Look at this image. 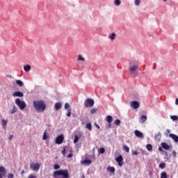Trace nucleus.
Wrapping results in <instances>:
<instances>
[{
  "mask_svg": "<svg viewBox=\"0 0 178 178\" xmlns=\"http://www.w3.org/2000/svg\"><path fill=\"white\" fill-rule=\"evenodd\" d=\"M54 169L56 170L53 173L54 178H69V170H58L60 169V165L55 164Z\"/></svg>",
  "mask_w": 178,
  "mask_h": 178,
  "instance_id": "1",
  "label": "nucleus"
},
{
  "mask_svg": "<svg viewBox=\"0 0 178 178\" xmlns=\"http://www.w3.org/2000/svg\"><path fill=\"white\" fill-rule=\"evenodd\" d=\"M33 106L37 112H44L47 109V104L43 100L33 101Z\"/></svg>",
  "mask_w": 178,
  "mask_h": 178,
  "instance_id": "2",
  "label": "nucleus"
},
{
  "mask_svg": "<svg viewBox=\"0 0 178 178\" xmlns=\"http://www.w3.org/2000/svg\"><path fill=\"white\" fill-rule=\"evenodd\" d=\"M129 70L131 76L132 77H137V75L138 74V72L137 70H138V63H133V61L129 62Z\"/></svg>",
  "mask_w": 178,
  "mask_h": 178,
  "instance_id": "3",
  "label": "nucleus"
},
{
  "mask_svg": "<svg viewBox=\"0 0 178 178\" xmlns=\"http://www.w3.org/2000/svg\"><path fill=\"white\" fill-rule=\"evenodd\" d=\"M15 104L19 106L21 111H23V109L26 108V103L24 101L20 100V99H16Z\"/></svg>",
  "mask_w": 178,
  "mask_h": 178,
  "instance_id": "4",
  "label": "nucleus"
},
{
  "mask_svg": "<svg viewBox=\"0 0 178 178\" xmlns=\"http://www.w3.org/2000/svg\"><path fill=\"white\" fill-rule=\"evenodd\" d=\"M94 100L92 99H87L84 102V106L86 108H92L94 106Z\"/></svg>",
  "mask_w": 178,
  "mask_h": 178,
  "instance_id": "5",
  "label": "nucleus"
},
{
  "mask_svg": "<svg viewBox=\"0 0 178 178\" xmlns=\"http://www.w3.org/2000/svg\"><path fill=\"white\" fill-rule=\"evenodd\" d=\"M40 166H41V165L38 163H31L30 168L33 170V172H38V170H40Z\"/></svg>",
  "mask_w": 178,
  "mask_h": 178,
  "instance_id": "6",
  "label": "nucleus"
},
{
  "mask_svg": "<svg viewBox=\"0 0 178 178\" xmlns=\"http://www.w3.org/2000/svg\"><path fill=\"white\" fill-rule=\"evenodd\" d=\"M131 108H133L134 109H138L140 108V103L137 101H133L131 102Z\"/></svg>",
  "mask_w": 178,
  "mask_h": 178,
  "instance_id": "7",
  "label": "nucleus"
},
{
  "mask_svg": "<svg viewBox=\"0 0 178 178\" xmlns=\"http://www.w3.org/2000/svg\"><path fill=\"white\" fill-rule=\"evenodd\" d=\"M63 140H65V137L63 136V135H60L57 136V138H56V144H62V143H63Z\"/></svg>",
  "mask_w": 178,
  "mask_h": 178,
  "instance_id": "8",
  "label": "nucleus"
},
{
  "mask_svg": "<svg viewBox=\"0 0 178 178\" xmlns=\"http://www.w3.org/2000/svg\"><path fill=\"white\" fill-rule=\"evenodd\" d=\"M6 175V168L3 166H0V178H3Z\"/></svg>",
  "mask_w": 178,
  "mask_h": 178,
  "instance_id": "9",
  "label": "nucleus"
},
{
  "mask_svg": "<svg viewBox=\"0 0 178 178\" xmlns=\"http://www.w3.org/2000/svg\"><path fill=\"white\" fill-rule=\"evenodd\" d=\"M116 162H118L120 166H123V156L120 155L115 159Z\"/></svg>",
  "mask_w": 178,
  "mask_h": 178,
  "instance_id": "10",
  "label": "nucleus"
},
{
  "mask_svg": "<svg viewBox=\"0 0 178 178\" xmlns=\"http://www.w3.org/2000/svg\"><path fill=\"white\" fill-rule=\"evenodd\" d=\"M134 134L136 137H138V138H144V134L141 131L136 130Z\"/></svg>",
  "mask_w": 178,
  "mask_h": 178,
  "instance_id": "11",
  "label": "nucleus"
},
{
  "mask_svg": "<svg viewBox=\"0 0 178 178\" xmlns=\"http://www.w3.org/2000/svg\"><path fill=\"white\" fill-rule=\"evenodd\" d=\"M91 163H92L91 160H90L88 159H85L82 161V165H84L85 166H90V165H91Z\"/></svg>",
  "mask_w": 178,
  "mask_h": 178,
  "instance_id": "12",
  "label": "nucleus"
},
{
  "mask_svg": "<svg viewBox=\"0 0 178 178\" xmlns=\"http://www.w3.org/2000/svg\"><path fill=\"white\" fill-rule=\"evenodd\" d=\"M13 97H24V94H23V92H22L17 91V92H15L13 94Z\"/></svg>",
  "mask_w": 178,
  "mask_h": 178,
  "instance_id": "13",
  "label": "nucleus"
},
{
  "mask_svg": "<svg viewBox=\"0 0 178 178\" xmlns=\"http://www.w3.org/2000/svg\"><path fill=\"white\" fill-rule=\"evenodd\" d=\"M169 136L174 140L175 143H178V136L174 134H170Z\"/></svg>",
  "mask_w": 178,
  "mask_h": 178,
  "instance_id": "14",
  "label": "nucleus"
},
{
  "mask_svg": "<svg viewBox=\"0 0 178 178\" xmlns=\"http://www.w3.org/2000/svg\"><path fill=\"white\" fill-rule=\"evenodd\" d=\"M54 108L56 111H59L62 108V103L60 102H57L54 105Z\"/></svg>",
  "mask_w": 178,
  "mask_h": 178,
  "instance_id": "15",
  "label": "nucleus"
},
{
  "mask_svg": "<svg viewBox=\"0 0 178 178\" xmlns=\"http://www.w3.org/2000/svg\"><path fill=\"white\" fill-rule=\"evenodd\" d=\"M161 147L163 148V149H169V148H170V146H169V145H168L166 143H162Z\"/></svg>",
  "mask_w": 178,
  "mask_h": 178,
  "instance_id": "16",
  "label": "nucleus"
},
{
  "mask_svg": "<svg viewBox=\"0 0 178 178\" xmlns=\"http://www.w3.org/2000/svg\"><path fill=\"white\" fill-rule=\"evenodd\" d=\"M140 123H145L147 121V115H141L140 118Z\"/></svg>",
  "mask_w": 178,
  "mask_h": 178,
  "instance_id": "17",
  "label": "nucleus"
},
{
  "mask_svg": "<svg viewBox=\"0 0 178 178\" xmlns=\"http://www.w3.org/2000/svg\"><path fill=\"white\" fill-rule=\"evenodd\" d=\"M106 120V122H108V123H112L113 122V118L112 117V115H108Z\"/></svg>",
  "mask_w": 178,
  "mask_h": 178,
  "instance_id": "18",
  "label": "nucleus"
},
{
  "mask_svg": "<svg viewBox=\"0 0 178 178\" xmlns=\"http://www.w3.org/2000/svg\"><path fill=\"white\" fill-rule=\"evenodd\" d=\"M24 70L25 72H30V70H31V65H25L24 67Z\"/></svg>",
  "mask_w": 178,
  "mask_h": 178,
  "instance_id": "19",
  "label": "nucleus"
},
{
  "mask_svg": "<svg viewBox=\"0 0 178 178\" xmlns=\"http://www.w3.org/2000/svg\"><path fill=\"white\" fill-rule=\"evenodd\" d=\"M16 83L19 87H23L24 86V83L21 80H17Z\"/></svg>",
  "mask_w": 178,
  "mask_h": 178,
  "instance_id": "20",
  "label": "nucleus"
},
{
  "mask_svg": "<svg viewBox=\"0 0 178 178\" xmlns=\"http://www.w3.org/2000/svg\"><path fill=\"white\" fill-rule=\"evenodd\" d=\"M108 38L110 40H115V38H116V33H112L111 35H109Z\"/></svg>",
  "mask_w": 178,
  "mask_h": 178,
  "instance_id": "21",
  "label": "nucleus"
},
{
  "mask_svg": "<svg viewBox=\"0 0 178 178\" xmlns=\"http://www.w3.org/2000/svg\"><path fill=\"white\" fill-rule=\"evenodd\" d=\"M123 149L125 151V152H130V148H129V147H127L126 145H123Z\"/></svg>",
  "mask_w": 178,
  "mask_h": 178,
  "instance_id": "22",
  "label": "nucleus"
},
{
  "mask_svg": "<svg viewBox=\"0 0 178 178\" xmlns=\"http://www.w3.org/2000/svg\"><path fill=\"white\" fill-rule=\"evenodd\" d=\"M86 129H88V130L90 131H91V130H92V125H91V123H88L86 126Z\"/></svg>",
  "mask_w": 178,
  "mask_h": 178,
  "instance_id": "23",
  "label": "nucleus"
},
{
  "mask_svg": "<svg viewBox=\"0 0 178 178\" xmlns=\"http://www.w3.org/2000/svg\"><path fill=\"white\" fill-rule=\"evenodd\" d=\"M16 112H17V108H16V106H13V108L10 111V113L13 114V113H16Z\"/></svg>",
  "mask_w": 178,
  "mask_h": 178,
  "instance_id": "24",
  "label": "nucleus"
},
{
  "mask_svg": "<svg viewBox=\"0 0 178 178\" xmlns=\"http://www.w3.org/2000/svg\"><path fill=\"white\" fill-rule=\"evenodd\" d=\"M146 148L148 151H152V145L151 144H147L146 146Z\"/></svg>",
  "mask_w": 178,
  "mask_h": 178,
  "instance_id": "25",
  "label": "nucleus"
},
{
  "mask_svg": "<svg viewBox=\"0 0 178 178\" xmlns=\"http://www.w3.org/2000/svg\"><path fill=\"white\" fill-rule=\"evenodd\" d=\"M159 168L161 169H165V168H166V164L165 163H161L159 164Z\"/></svg>",
  "mask_w": 178,
  "mask_h": 178,
  "instance_id": "26",
  "label": "nucleus"
},
{
  "mask_svg": "<svg viewBox=\"0 0 178 178\" xmlns=\"http://www.w3.org/2000/svg\"><path fill=\"white\" fill-rule=\"evenodd\" d=\"M120 123H121V121L119 119L115 120L114 122V124H116L117 126H120Z\"/></svg>",
  "mask_w": 178,
  "mask_h": 178,
  "instance_id": "27",
  "label": "nucleus"
},
{
  "mask_svg": "<svg viewBox=\"0 0 178 178\" xmlns=\"http://www.w3.org/2000/svg\"><path fill=\"white\" fill-rule=\"evenodd\" d=\"M161 178H168V174L165 172L161 174Z\"/></svg>",
  "mask_w": 178,
  "mask_h": 178,
  "instance_id": "28",
  "label": "nucleus"
},
{
  "mask_svg": "<svg viewBox=\"0 0 178 178\" xmlns=\"http://www.w3.org/2000/svg\"><path fill=\"white\" fill-rule=\"evenodd\" d=\"M108 170H109V172H111V173H113L115 172V167H108Z\"/></svg>",
  "mask_w": 178,
  "mask_h": 178,
  "instance_id": "29",
  "label": "nucleus"
},
{
  "mask_svg": "<svg viewBox=\"0 0 178 178\" xmlns=\"http://www.w3.org/2000/svg\"><path fill=\"white\" fill-rule=\"evenodd\" d=\"M67 116L68 118H70V116H72V110L70 108L67 109Z\"/></svg>",
  "mask_w": 178,
  "mask_h": 178,
  "instance_id": "30",
  "label": "nucleus"
},
{
  "mask_svg": "<svg viewBox=\"0 0 178 178\" xmlns=\"http://www.w3.org/2000/svg\"><path fill=\"white\" fill-rule=\"evenodd\" d=\"M170 119H172V120H178V116L177 115H171L170 116Z\"/></svg>",
  "mask_w": 178,
  "mask_h": 178,
  "instance_id": "31",
  "label": "nucleus"
},
{
  "mask_svg": "<svg viewBox=\"0 0 178 178\" xmlns=\"http://www.w3.org/2000/svg\"><path fill=\"white\" fill-rule=\"evenodd\" d=\"M97 111H98V109H97L96 108H92L91 110H90V113L92 115H94V113H95V112H97Z\"/></svg>",
  "mask_w": 178,
  "mask_h": 178,
  "instance_id": "32",
  "label": "nucleus"
},
{
  "mask_svg": "<svg viewBox=\"0 0 178 178\" xmlns=\"http://www.w3.org/2000/svg\"><path fill=\"white\" fill-rule=\"evenodd\" d=\"M1 124L3 127H5V126H6V124H8V121L5 120H2Z\"/></svg>",
  "mask_w": 178,
  "mask_h": 178,
  "instance_id": "33",
  "label": "nucleus"
},
{
  "mask_svg": "<svg viewBox=\"0 0 178 178\" xmlns=\"http://www.w3.org/2000/svg\"><path fill=\"white\" fill-rule=\"evenodd\" d=\"M77 60H83V61H84V60H86V59L83 56H81V55H79L78 58H77Z\"/></svg>",
  "mask_w": 178,
  "mask_h": 178,
  "instance_id": "34",
  "label": "nucleus"
},
{
  "mask_svg": "<svg viewBox=\"0 0 178 178\" xmlns=\"http://www.w3.org/2000/svg\"><path fill=\"white\" fill-rule=\"evenodd\" d=\"M42 140H48V136H47V131L44 132Z\"/></svg>",
  "mask_w": 178,
  "mask_h": 178,
  "instance_id": "35",
  "label": "nucleus"
},
{
  "mask_svg": "<svg viewBox=\"0 0 178 178\" xmlns=\"http://www.w3.org/2000/svg\"><path fill=\"white\" fill-rule=\"evenodd\" d=\"M114 3L116 5V6H119V5L121 3V1L120 0H115Z\"/></svg>",
  "mask_w": 178,
  "mask_h": 178,
  "instance_id": "36",
  "label": "nucleus"
},
{
  "mask_svg": "<svg viewBox=\"0 0 178 178\" xmlns=\"http://www.w3.org/2000/svg\"><path fill=\"white\" fill-rule=\"evenodd\" d=\"M70 153L67 156V158H72L73 156V150L70 149Z\"/></svg>",
  "mask_w": 178,
  "mask_h": 178,
  "instance_id": "37",
  "label": "nucleus"
},
{
  "mask_svg": "<svg viewBox=\"0 0 178 178\" xmlns=\"http://www.w3.org/2000/svg\"><path fill=\"white\" fill-rule=\"evenodd\" d=\"M77 141H79V136H77L76 135L74 136V144H76L77 143Z\"/></svg>",
  "mask_w": 178,
  "mask_h": 178,
  "instance_id": "38",
  "label": "nucleus"
},
{
  "mask_svg": "<svg viewBox=\"0 0 178 178\" xmlns=\"http://www.w3.org/2000/svg\"><path fill=\"white\" fill-rule=\"evenodd\" d=\"M62 154H63V155H66V147H65V146L63 148Z\"/></svg>",
  "mask_w": 178,
  "mask_h": 178,
  "instance_id": "39",
  "label": "nucleus"
},
{
  "mask_svg": "<svg viewBox=\"0 0 178 178\" xmlns=\"http://www.w3.org/2000/svg\"><path fill=\"white\" fill-rule=\"evenodd\" d=\"M140 0H135V5L136 6H140Z\"/></svg>",
  "mask_w": 178,
  "mask_h": 178,
  "instance_id": "40",
  "label": "nucleus"
},
{
  "mask_svg": "<svg viewBox=\"0 0 178 178\" xmlns=\"http://www.w3.org/2000/svg\"><path fill=\"white\" fill-rule=\"evenodd\" d=\"M100 154H104L105 153V148L101 147L99 150Z\"/></svg>",
  "mask_w": 178,
  "mask_h": 178,
  "instance_id": "41",
  "label": "nucleus"
},
{
  "mask_svg": "<svg viewBox=\"0 0 178 178\" xmlns=\"http://www.w3.org/2000/svg\"><path fill=\"white\" fill-rule=\"evenodd\" d=\"M15 177V175H13V173L10 172L8 175V178H13Z\"/></svg>",
  "mask_w": 178,
  "mask_h": 178,
  "instance_id": "42",
  "label": "nucleus"
},
{
  "mask_svg": "<svg viewBox=\"0 0 178 178\" xmlns=\"http://www.w3.org/2000/svg\"><path fill=\"white\" fill-rule=\"evenodd\" d=\"M156 140L161 139V134H158L157 135H155Z\"/></svg>",
  "mask_w": 178,
  "mask_h": 178,
  "instance_id": "43",
  "label": "nucleus"
},
{
  "mask_svg": "<svg viewBox=\"0 0 178 178\" xmlns=\"http://www.w3.org/2000/svg\"><path fill=\"white\" fill-rule=\"evenodd\" d=\"M69 108H70V105H69V103H65V109H69Z\"/></svg>",
  "mask_w": 178,
  "mask_h": 178,
  "instance_id": "44",
  "label": "nucleus"
},
{
  "mask_svg": "<svg viewBox=\"0 0 178 178\" xmlns=\"http://www.w3.org/2000/svg\"><path fill=\"white\" fill-rule=\"evenodd\" d=\"M112 127V123H108V124L106 127V129H111Z\"/></svg>",
  "mask_w": 178,
  "mask_h": 178,
  "instance_id": "45",
  "label": "nucleus"
},
{
  "mask_svg": "<svg viewBox=\"0 0 178 178\" xmlns=\"http://www.w3.org/2000/svg\"><path fill=\"white\" fill-rule=\"evenodd\" d=\"M172 155H173V156H174L175 158H176L177 153H176L175 151H173V152H172Z\"/></svg>",
  "mask_w": 178,
  "mask_h": 178,
  "instance_id": "46",
  "label": "nucleus"
},
{
  "mask_svg": "<svg viewBox=\"0 0 178 178\" xmlns=\"http://www.w3.org/2000/svg\"><path fill=\"white\" fill-rule=\"evenodd\" d=\"M134 155H138V151H135L133 152Z\"/></svg>",
  "mask_w": 178,
  "mask_h": 178,
  "instance_id": "47",
  "label": "nucleus"
},
{
  "mask_svg": "<svg viewBox=\"0 0 178 178\" xmlns=\"http://www.w3.org/2000/svg\"><path fill=\"white\" fill-rule=\"evenodd\" d=\"M13 138V135H10V136H9V140H12Z\"/></svg>",
  "mask_w": 178,
  "mask_h": 178,
  "instance_id": "48",
  "label": "nucleus"
},
{
  "mask_svg": "<svg viewBox=\"0 0 178 178\" xmlns=\"http://www.w3.org/2000/svg\"><path fill=\"white\" fill-rule=\"evenodd\" d=\"M175 104H176V105H178V99H176Z\"/></svg>",
  "mask_w": 178,
  "mask_h": 178,
  "instance_id": "49",
  "label": "nucleus"
},
{
  "mask_svg": "<svg viewBox=\"0 0 178 178\" xmlns=\"http://www.w3.org/2000/svg\"><path fill=\"white\" fill-rule=\"evenodd\" d=\"M159 151H162V147H159Z\"/></svg>",
  "mask_w": 178,
  "mask_h": 178,
  "instance_id": "50",
  "label": "nucleus"
},
{
  "mask_svg": "<svg viewBox=\"0 0 178 178\" xmlns=\"http://www.w3.org/2000/svg\"><path fill=\"white\" fill-rule=\"evenodd\" d=\"M24 173V170H23L21 172V175H23Z\"/></svg>",
  "mask_w": 178,
  "mask_h": 178,
  "instance_id": "51",
  "label": "nucleus"
},
{
  "mask_svg": "<svg viewBox=\"0 0 178 178\" xmlns=\"http://www.w3.org/2000/svg\"><path fill=\"white\" fill-rule=\"evenodd\" d=\"M97 129H99V126H97Z\"/></svg>",
  "mask_w": 178,
  "mask_h": 178,
  "instance_id": "52",
  "label": "nucleus"
}]
</instances>
